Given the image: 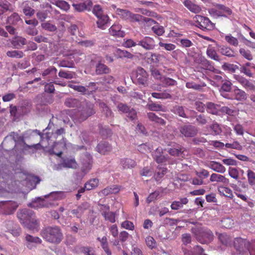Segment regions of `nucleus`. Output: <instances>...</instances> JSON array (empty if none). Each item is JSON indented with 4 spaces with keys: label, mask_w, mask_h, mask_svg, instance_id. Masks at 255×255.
I'll use <instances>...</instances> for the list:
<instances>
[{
    "label": "nucleus",
    "mask_w": 255,
    "mask_h": 255,
    "mask_svg": "<svg viewBox=\"0 0 255 255\" xmlns=\"http://www.w3.org/2000/svg\"><path fill=\"white\" fill-rule=\"evenodd\" d=\"M17 216L24 227L30 230H38L39 224L32 210L27 209L21 210L17 212Z\"/></svg>",
    "instance_id": "1"
},
{
    "label": "nucleus",
    "mask_w": 255,
    "mask_h": 255,
    "mask_svg": "<svg viewBox=\"0 0 255 255\" xmlns=\"http://www.w3.org/2000/svg\"><path fill=\"white\" fill-rule=\"evenodd\" d=\"M41 236L47 242L58 245L63 239V235L60 228L58 226H48L41 232Z\"/></svg>",
    "instance_id": "2"
},
{
    "label": "nucleus",
    "mask_w": 255,
    "mask_h": 255,
    "mask_svg": "<svg viewBox=\"0 0 255 255\" xmlns=\"http://www.w3.org/2000/svg\"><path fill=\"white\" fill-rule=\"evenodd\" d=\"M191 232L196 239L201 244H208L213 241L214 235L209 229L197 225L192 227Z\"/></svg>",
    "instance_id": "3"
},
{
    "label": "nucleus",
    "mask_w": 255,
    "mask_h": 255,
    "mask_svg": "<svg viewBox=\"0 0 255 255\" xmlns=\"http://www.w3.org/2000/svg\"><path fill=\"white\" fill-rule=\"evenodd\" d=\"M234 246L239 254L248 251L251 255H255V240L250 242L246 239L236 238L234 241Z\"/></svg>",
    "instance_id": "4"
},
{
    "label": "nucleus",
    "mask_w": 255,
    "mask_h": 255,
    "mask_svg": "<svg viewBox=\"0 0 255 255\" xmlns=\"http://www.w3.org/2000/svg\"><path fill=\"white\" fill-rule=\"evenodd\" d=\"M116 13L121 18L131 22L143 20L145 22H151V23H155V21L150 18L145 17L140 14L132 13L126 9L118 8L116 10Z\"/></svg>",
    "instance_id": "5"
},
{
    "label": "nucleus",
    "mask_w": 255,
    "mask_h": 255,
    "mask_svg": "<svg viewBox=\"0 0 255 255\" xmlns=\"http://www.w3.org/2000/svg\"><path fill=\"white\" fill-rule=\"evenodd\" d=\"M78 113L76 115V118L80 123L85 121L88 117L95 113L93 106L88 104L86 102H83L81 108L78 109Z\"/></svg>",
    "instance_id": "6"
},
{
    "label": "nucleus",
    "mask_w": 255,
    "mask_h": 255,
    "mask_svg": "<svg viewBox=\"0 0 255 255\" xmlns=\"http://www.w3.org/2000/svg\"><path fill=\"white\" fill-rule=\"evenodd\" d=\"M18 207V204L14 201H0V213L4 215L13 214Z\"/></svg>",
    "instance_id": "7"
},
{
    "label": "nucleus",
    "mask_w": 255,
    "mask_h": 255,
    "mask_svg": "<svg viewBox=\"0 0 255 255\" xmlns=\"http://www.w3.org/2000/svg\"><path fill=\"white\" fill-rule=\"evenodd\" d=\"M194 20L197 23L196 26L203 30H211L214 28L215 24L207 17L196 15Z\"/></svg>",
    "instance_id": "8"
},
{
    "label": "nucleus",
    "mask_w": 255,
    "mask_h": 255,
    "mask_svg": "<svg viewBox=\"0 0 255 255\" xmlns=\"http://www.w3.org/2000/svg\"><path fill=\"white\" fill-rule=\"evenodd\" d=\"M216 8H211L209 10V13L216 17H227L232 14V10L230 8L223 4H216Z\"/></svg>",
    "instance_id": "9"
},
{
    "label": "nucleus",
    "mask_w": 255,
    "mask_h": 255,
    "mask_svg": "<svg viewBox=\"0 0 255 255\" xmlns=\"http://www.w3.org/2000/svg\"><path fill=\"white\" fill-rule=\"evenodd\" d=\"M137 45L146 50H152L154 48L155 44L154 39L149 36H145L137 43Z\"/></svg>",
    "instance_id": "10"
},
{
    "label": "nucleus",
    "mask_w": 255,
    "mask_h": 255,
    "mask_svg": "<svg viewBox=\"0 0 255 255\" xmlns=\"http://www.w3.org/2000/svg\"><path fill=\"white\" fill-rule=\"evenodd\" d=\"M148 74L142 67H138L136 70V79L139 84L145 86L147 82Z\"/></svg>",
    "instance_id": "11"
},
{
    "label": "nucleus",
    "mask_w": 255,
    "mask_h": 255,
    "mask_svg": "<svg viewBox=\"0 0 255 255\" xmlns=\"http://www.w3.org/2000/svg\"><path fill=\"white\" fill-rule=\"evenodd\" d=\"M101 210L102 215L104 217L105 220L109 221L112 223H114L116 222L115 213L110 211L109 206L102 205Z\"/></svg>",
    "instance_id": "12"
},
{
    "label": "nucleus",
    "mask_w": 255,
    "mask_h": 255,
    "mask_svg": "<svg viewBox=\"0 0 255 255\" xmlns=\"http://www.w3.org/2000/svg\"><path fill=\"white\" fill-rule=\"evenodd\" d=\"M72 6L75 11L79 12L85 10L90 11L93 6V2L91 0H86L83 2L73 3Z\"/></svg>",
    "instance_id": "13"
},
{
    "label": "nucleus",
    "mask_w": 255,
    "mask_h": 255,
    "mask_svg": "<svg viewBox=\"0 0 255 255\" xmlns=\"http://www.w3.org/2000/svg\"><path fill=\"white\" fill-rule=\"evenodd\" d=\"M26 241L25 245L27 248L30 250L36 247L38 244H40L42 243V240L37 237H33L30 235H26L25 237Z\"/></svg>",
    "instance_id": "14"
},
{
    "label": "nucleus",
    "mask_w": 255,
    "mask_h": 255,
    "mask_svg": "<svg viewBox=\"0 0 255 255\" xmlns=\"http://www.w3.org/2000/svg\"><path fill=\"white\" fill-rule=\"evenodd\" d=\"M180 131L186 137H193L197 132L196 128L192 126H183L180 128Z\"/></svg>",
    "instance_id": "15"
},
{
    "label": "nucleus",
    "mask_w": 255,
    "mask_h": 255,
    "mask_svg": "<svg viewBox=\"0 0 255 255\" xmlns=\"http://www.w3.org/2000/svg\"><path fill=\"white\" fill-rule=\"evenodd\" d=\"M122 28L121 25L115 23L109 28V33L112 36L123 38L125 36V32L121 30Z\"/></svg>",
    "instance_id": "16"
},
{
    "label": "nucleus",
    "mask_w": 255,
    "mask_h": 255,
    "mask_svg": "<svg viewBox=\"0 0 255 255\" xmlns=\"http://www.w3.org/2000/svg\"><path fill=\"white\" fill-rule=\"evenodd\" d=\"M92 157L91 155L86 154L82 159V171L85 173L88 172L92 166Z\"/></svg>",
    "instance_id": "17"
},
{
    "label": "nucleus",
    "mask_w": 255,
    "mask_h": 255,
    "mask_svg": "<svg viewBox=\"0 0 255 255\" xmlns=\"http://www.w3.org/2000/svg\"><path fill=\"white\" fill-rule=\"evenodd\" d=\"M89 208V204L87 202H84L79 205L76 209H72L71 213L76 217L81 218L84 212Z\"/></svg>",
    "instance_id": "18"
},
{
    "label": "nucleus",
    "mask_w": 255,
    "mask_h": 255,
    "mask_svg": "<svg viewBox=\"0 0 255 255\" xmlns=\"http://www.w3.org/2000/svg\"><path fill=\"white\" fill-rule=\"evenodd\" d=\"M19 177H21L27 182H28L32 186L35 187L36 185L39 183L40 179L36 176L32 175H26L24 173H20L18 174Z\"/></svg>",
    "instance_id": "19"
},
{
    "label": "nucleus",
    "mask_w": 255,
    "mask_h": 255,
    "mask_svg": "<svg viewBox=\"0 0 255 255\" xmlns=\"http://www.w3.org/2000/svg\"><path fill=\"white\" fill-rule=\"evenodd\" d=\"M10 43L14 48L20 49L26 44V39L23 37L16 36L11 39Z\"/></svg>",
    "instance_id": "20"
},
{
    "label": "nucleus",
    "mask_w": 255,
    "mask_h": 255,
    "mask_svg": "<svg viewBox=\"0 0 255 255\" xmlns=\"http://www.w3.org/2000/svg\"><path fill=\"white\" fill-rule=\"evenodd\" d=\"M121 186L117 185H113L108 186L101 191L100 194L104 196H107L111 194H117L120 192Z\"/></svg>",
    "instance_id": "21"
},
{
    "label": "nucleus",
    "mask_w": 255,
    "mask_h": 255,
    "mask_svg": "<svg viewBox=\"0 0 255 255\" xmlns=\"http://www.w3.org/2000/svg\"><path fill=\"white\" fill-rule=\"evenodd\" d=\"M49 203L43 198L38 197L36 198L32 203H30L29 206L35 209H38L43 207H48Z\"/></svg>",
    "instance_id": "22"
},
{
    "label": "nucleus",
    "mask_w": 255,
    "mask_h": 255,
    "mask_svg": "<svg viewBox=\"0 0 255 255\" xmlns=\"http://www.w3.org/2000/svg\"><path fill=\"white\" fill-rule=\"evenodd\" d=\"M183 4L189 10L194 13H198L202 10L200 5L193 3L190 0H185Z\"/></svg>",
    "instance_id": "23"
},
{
    "label": "nucleus",
    "mask_w": 255,
    "mask_h": 255,
    "mask_svg": "<svg viewBox=\"0 0 255 255\" xmlns=\"http://www.w3.org/2000/svg\"><path fill=\"white\" fill-rule=\"evenodd\" d=\"M61 165L66 168L76 169L78 167V164L74 158L65 157L62 159Z\"/></svg>",
    "instance_id": "24"
},
{
    "label": "nucleus",
    "mask_w": 255,
    "mask_h": 255,
    "mask_svg": "<svg viewBox=\"0 0 255 255\" xmlns=\"http://www.w3.org/2000/svg\"><path fill=\"white\" fill-rule=\"evenodd\" d=\"M219 51L221 54L228 57H235L236 52L230 47L226 45H222L220 46Z\"/></svg>",
    "instance_id": "25"
},
{
    "label": "nucleus",
    "mask_w": 255,
    "mask_h": 255,
    "mask_svg": "<svg viewBox=\"0 0 255 255\" xmlns=\"http://www.w3.org/2000/svg\"><path fill=\"white\" fill-rule=\"evenodd\" d=\"M97 150L101 154H106L111 151L112 146L108 142H102L98 144Z\"/></svg>",
    "instance_id": "26"
},
{
    "label": "nucleus",
    "mask_w": 255,
    "mask_h": 255,
    "mask_svg": "<svg viewBox=\"0 0 255 255\" xmlns=\"http://www.w3.org/2000/svg\"><path fill=\"white\" fill-rule=\"evenodd\" d=\"M152 156L153 159L158 163H163L166 161L165 157L162 154V149L161 147H157L153 152Z\"/></svg>",
    "instance_id": "27"
},
{
    "label": "nucleus",
    "mask_w": 255,
    "mask_h": 255,
    "mask_svg": "<svg viewBox=\"0 0 255 255\" xmlns=\"http://www.w3.org/2000/svg\"><path fill=\"white\" fill-rule=\"evenodd\" d=\"M206 54L209 58L215 61L220 62L221 59L219 55L218 54L214 47L209 45L206 50Z\"/></svg>",
    "instance_id": "28"
},
{
    "label": "nucleus",
    "mask_w": 255,
    "mask_h": 255,
    "mask_svg": "<svg viewBox=\"0 0 255 255\" xmlns=\"http://www.w3.org/2000/svg\"><path fill=\"white\" fill-rule=\"evenodd\" d=\"M232 83L228 80L223 81V83L220 89V92L223 97L227 98L228 95L224 93L230 92L232 89Z\"/></svg>",
    "instance_id": "29"
},
{
    "label": "nucleus",
    "mask_w": 255,
    "mask_h": 255,
    "mask_svg": "<svg viewBox=\"0 0 255 255\" xmlns=\"http://www.w3.org/2000/svg\"><path fill=\"white\" fill-rule=\"evenodd\" d=\"M23 7L22 11L23 13L27 16H31L35 13V10L32 8L33 4L29 3L27 1L23 2Z\"/></svg>",
    "instance_id": "30"
},
{
    "label": "nucleus",
    "mask_w": 255,
    "mask_h": 255,
    "mask_svg": "<svg viewBox=\"0 0 255 255\" xmlns=\"http://www.w3.org/2000/svg\"><path fill=\"white\" fill-rule=\"evenodd\" d=\"M208 166L213 170L217 172L224 173L226 171V168L222 164L215 161H210Z\"/></svg>",
    "instance_id": "31"
},
{
    "label": "nucleus",
    "mask_w": 255,
    "mask_h": 255,
    "mask_svg": "<svg viewBox=\"0 0 255 255\" xmlns=\"http://www.w3.org/2000/svg\"><path fill=\"white\" fill-rule=\"evenodd\" d=\"M83 102L74 98H68L66 100L65 105L69 108H77L78 109L81 108Z\"/></svg>",
    "instance_id": "32"
},
{
    "label": "nucleus",
    "mask_w": 255,
    "mask_h": 255,
    "mask_svg": "<svg viewBox=\"0 0 255 255\" xmlns=\"http://www.w3.org/2000/svg\"><path fill=\"white\" fill-rule=\"evenodd\" d=\"M210 180L211 182H222L228 184L229 183V180L224 176L216 173H213L210 176Z\"/></svg>",
    "instance_id": "33"
},
{
    "label": "nucleus",
    "mask_w": 255,
    "mask_h": 255,
    "mask_svg": "<svg viewBox=\"0 0 255 255\" xmlns=\"http://www.w3.org/2000/svg\"><path fill=\"white\" fill-rule=\"evenodd\" d=\"M97 18L98 19L97 21L98 27L102 29H106L109 20L108 16L105 14Z\"/></svg>",
    "instance_id": "34"
},
{
    "label": "nucleus",
    "mask_w": 255,
    "mask_h": 255,
    "mask_svg": "<svg viewBox=\"0 0 255 255\" xmlns=\"http://www.w3.org/2000/svg\"><path fill=\"white\" fill-rule=\"evenodd\" d=\"M121 164L122 165L124 168L128 169L135 167L136 163V162L133 159L125 158L121 159Z\"/></svg>",
    "instance_id": "35"
},
{
    "label": "nucleus",
    "mask_w": 255,
    "mask_h": 255,
    "mask_svg": "<svg viewBox=\"0 0 255 255\" xmlns=\"http://www.w3.org/2000/svg\"><path fill=\"white\" fill-rule=\"evenodd\" d=\"M78 252L84 255H96L94 248L88 246H81L77 247Z\"/></svg>",
    "instance_id": "36"
},
{
    "label": "nucleus",
    "mask_w": 255,
    "mask_h": 255,
    "mask_svg": "<svg viewBox=\"0 0 255 255\" xmlns=\"http://www.w3.org/2000/svg\"><path fill=\"white\" fill-rule=\"evenodd\" d=\"M12 9V5L8 1L5 0H0V15L7 11Z\"/></svg>",
    "instance_id": "37"
},
{
    "label": "nucleus",
    "mask_w": 255,
    "mask_h": 255,
    "mask_svg": "<svg viewBox=\"0 0 255 255\" xmlns=\"http://www.w3.org/2000/svg\"><path fill=\"white\" fill-rule=\"evenodd\" d=\"M110 72V69L106 65L99 62L96 66V73L97 75L108 74Z\"/></svg>",
    "instance_id": "38"
},
{
    "label": "nucleus",
    "mask_w": 255,
    "mask_h": 255,
    "mask_svg": "<svg viewBox=\"0 0 255 255\" xmlns=\"http://www.w3.org/2000/svg\"><path fill=\"white\" fill-rule=\"evenodd\" d=\"M206 107L208 113L213 115H217L218 113L220 106L211 102H208L206 104Z\"/></svg>",
    "instance_id": "39"
},
{
    "label": "nucleus",
    "mask_w": 255,
    "mask_h": 255,
    "mask_svg": "<svg viewBox=\"0 0 255 255\" xmlns=\"http://www.w3.org/2000/svg\"><path fill=\"white\" fill-rule=\"evenodd\" d=\"M57 69L54 66H49L45 69L42 73V76L44 77L49 76V77L55 78L56 77Z\"/></svg>",
    "instance_id": "40"
},
{
    "label": "nucleus",
    "mask_w": 255,
    "mask_h": 255,
    "mask_svg": "<svg viewBox=\"0 0 255 255\" xmlns=\"http://www.w3.org/2000/svg\"><path fill=\"white\" fill-rule=\"evenodd\" d=\"M234 99L237 101H243L247 99V94L245 91L237 88L234 90Z\"/></svg>",
    "instance_id": "41"
},
{
    "label": "nucleus",
    "mask_w": 255,
    "mask_h": 255,
    "mask_svg": "<svg viewBox=\"0 0 255 255\" xmlns=\"http://www.w3.org/2000/svg\"><path fill=\"white\" fill-rule=\"evenodd\" d=\"M147 117L148 119L155 123L159 124L161 125H164L165 124V121L162 118L158 117L154 113L150 112L147 114Z\"/></svg>",
    "instance_id": "42"
},
{
    "label": "nucleus",
    "mask_w": 255,
    "mask_h": 255,
    "mask_svg": "<svg viewBox=\"0 0 255 255\" xmlns=\"http://www.w3.org/2000/svg\"><path fill=\"white\" fill-rule=\"evenodd\" d=\"M52 3L65 11H67L70 8V4L65 0H56Z\"/></svg>",
    "instance_id": "43"
},
{
    "label": "nucleus",
    "mask_w": 255,
    "mask_h": 255,
    "mask_svg": "<svg viewBox=\"0 0 255 255\" xmlns=\"http://www.w3.org/2000/svg\"><path fill=\"white\" fill-rule=\"evenodd\" d=\"M19 21H22L18 13H13L10 16L7 17V22L10 24L16 25Z\"/></svg>",
    "instance_id": "44"
},
{
    "label": "nucleus",
    "mask_w": 255,
    "mask_h": 255,
    "mask_svg": "<svg viewBox=\"0 0 255 255\" xmlns=\"http://www.w3.org/2000/svg\"><path fill=\"white\" fill-rule=\"evenodd\" d=\"M149 23L150 25L155 24L152 27V30L154 33L158 36L162 35L164 33V29L163 26L158 25L155 21V23H151V22H146Z\"/></svg>",
    "instance_id": "45"
},
{
    "label": "nucleus",
    "mask_w": 255,
    "mask_h": 255,
    "mask_svg": "<svg viewBox=\"0 0 255 255\" xmlns=\"http://www.w3.org/2000/svg\"><path fill=\"white\" fill-rule=\"evenodd\" d=\"M226 41L230 45L237 47L239 45L238 39L233 36L231 34L226 35L224 37Z\"/></svg>",
    "instance_id": "46"
},
{
    "label": "nucleus",
    "mask_w": 255,
    "mask_h": 255,
    "mask_svg": "<svg viewBox=\"0 0 255 255\" xmlns=\"http://www.w3.org/2000/svg\"><path fill=\"white\" fill-rule=\"evenodd\" d=\"M98 184L99 180L97 178H94L87 182L85 184V187L87 190H90L97 187Z\"/></svg>",
    "instance_id": "47"
},
{
    "label": "nucleus",
    "mask_w": 255,
    "mask_h": 255,
    "mask_svg": "<svg viewBox=\"0 0 255 255\" xmlns=\"http://www.w3.org/2000/svg\"><path fill=\"white\" fill-rule=\"evenodd\" d=\"M200 64L204 69L211 71H213L214 69V67L212 65V62L205 58H203L201 60Z\"/></svg>",
    "instance_id": "48"
},
{
    "label": "nucleus",
    "mask_w": 255,
    "mask_h": 255,
    "mask_svg": "<svg viewBox=\"0 0 255 255\" xmlns=\"http://www.w3.org/2000/svg\"><path fill=\"white\" fill-rule=\"evenodd\" d=\"M239 52L242 56H243L244 58L249 61L253 60V56L250 50L244 48H241L239 49Z\"/></svg>",
    "instance_id": "49"
},
{
    "label": "nucleus",
    "mask_w": 255,
    "mask_h": 255,
    "mask_svg": "<svg viewBox=\"0 0 255 255\" xmlns=\"http://www.w3.org/2000/svg\"><path fill=\"white\" fill-rule=\"evenodd\" d=\"M6 54L9 57L16 58H21L24 56L23 52L19 50L8 51Z\"/></svg>",
    "instance_id": "50"
},
{
    "label": "nucleus",
    "mask_w": 255,
    "mask_h": 255,
    "mask_svg": "<svg viewBox=\"0 0 255 255\" xmlns=\"http://www.w3.org/2000/svg\"><path fill=\"white\" fill-rule=\"evenodd\" d=\"M160 82L162 83L164 87L173 86L177 85V82L175 80L164 76Z\"/></svg>",
    "instance_id": "51"
},
{
    "label": "nucleus",
    "mask_w": 255,
    "mask_h": 255,
    "mask_svg": "<svg viewBox=\"0 0 255 255\" xmlns=\"http://www.w3.org/2000/svg\"><path fill=\"white\" fill-rule=\"evenodd\" d=\"M218 191L226 197L231 198L233 196L232 191L229 188L220 186L218 188Z\"/></svg>",
    "instance_id": "52"
},
{
    "label": "nucleus",
    "mask_w": 255,
    "mask_h": 255,
    "mask_svg": "<svg viewBox=\"0 0 255 255\" xmlns=\"http://www.w3.org/2000/svg\"><path fill=\"white\" fill-rule=\"evenodd\" d=\"M58 75L61 78H63L67 79H71L74 78L75 73L73 72L64 71L61 70L59 72Z\"/></svg>",
    "instance_id": "53"
},
{
    "label": "nucleus",
    "mask_w": 255,
    "mask_h": 255,
    "mask_svg": "<svg viewBox=\"0 0 255 255\" xmlns=\"http://www.w3.org/2000/svg\"><path fill=\"white\" fill-rule=\"evenodd\" d=\"M117 53L119 55V57L121 58H127L131 59L134 57V55L130 52L125 50H121L119 49L117 50Z\"/></svg>",
    "instance_id": "54"
},
{
    "label": "nucleus",
    "mask_w": 255,
    "mask_h": 255,
    "mask_svg": "<svg viewBox=\"0 0 255 255\" xmlns=\"http://www.w3.org/2000/svg\"><path fill=\"white\" fill-rule=\"evenodd\" d=\"M41 26L44 29L51 32H54L57 30L56 25L49 21L42 23Z\"/></svg>",
    "instance_id": "55"
},
{
    "label": "nucleus",
    "mask_w": 255,
    "mask_h": 255,
    "mask_svg": "<svg viewBox=\"0 0 255 255\" xmlns=\"http://www.w3.org/2000/svg\"><path fill=\"white\" fill-rule=\"evenodd\" d=\"M206 85L205 83H203L202 84H197L194 82H187L186 84V87L189 89H193L197 90H200L202 87L206 86Z\"/></svg>",
    "instance_id": "56"
},
{
    "label": "nucleus",
    "mask_w": 255,
    "mask_h": 255,
    "mask_svg": "<svg viewBox=\"0 0 255 255\" xmlns=\"http://www.w3.org/2000/svg\"><path fill=\"white\" fill-rule=\"evenodd\" d=\"M247 176L249 184L255 187V172L249 169L247 171Z\"/></svg>",
    "instance_id": "57"
},
{
    "label": "nucleus",
    "mask_w": 255,
    "mask_h": 255,
    "mask_svg": "<svg viewBox=\"0 0 255 255\" xmlns=\"http://www.w3.org/2000/svg\"><path fill=\"white\" fill-rule=\"evenodd\" d=\"M222 68L224 70H228L232 73L235 72L236 70L238 69L237 65L228 63H225L222 65Z\"/></svg>",
    "instance_id": "58"
},
{
    "label": "nucleus",
    "mask_w": 255,
    "mask_h": 255,
    "mask_svg": "<svg viewBox=\"0 0 255 255\" xmlns=\"http://www.w3.org/2000/svg\"><path fill=\"white\" fill-rule=\"evenodd\" d=\"M147 107L148 109L151 111H163L162 106L155 103L148 104Z\"/></svg>",
    "instance_id": "59"
},
{
    "label": "nucleus",
    "mask_w": 255,
    "mask_h": 255,
    "mask_svg": "<svg viewBox=\"0 0 255 255\" xmlns=\"http://www.w3.org/2000/svg\"><path fill=\"white\" fill-rule=\"evenodd\" d=\"M218 238L222 244L226 246L230 242V237L225 233L220 234Z\"/></svg>",
    "instance_id": "60"
},
{
    "label": "nucleus",
    "mask_w": 255,
    "mask_h": 255,
    "mask_svg": "<svg viewBox=\"0 0 255 255\" xmlns=\"http://www.w3.org/2000/svg\"><path fill=\"white\" fill-rule=\"evenodd\" d=\"M167 169L165 168H162L158 169L154 174V178L157 181H159L166 173Z\"/></svg>",
    "instance_id": "61"
},
{
    "label": "nucleus",
    "mask_w": 255,
    "mask_h": 255,
    "mask_svg": "<svg viewBox=\"0 0 255 255\" xmlns=\"http://www.w3.org/2000/svg\"><path fill=\"white\" fill-rule=\"evenodd\" d=\"M210 128L212 130L213 134L214 135H219L222 131V128L220 127L219 125L217 123H213L210 126Z\"/></svg>",
    "instance_id": "62"
},
{
    "label": "nucleus",
    "mask_w": 255,
    "mask_h": 255,
    "mask_svg": "<svg viewBox=\"0 0 255 255\" xmlns=\"http://www.w3.org/2000/svg\"><path fill=\"white\" fill-rule=\"evenodd\" d=\"M121 227L127 230L133 231L134 230V225L133 223L129 221L126 220L121 224Z\"/></svg>",
    "instance_id": "63"
},
{
    "label": "nucleus",
    "mask_w": 255,
    "mask_h": 255,
    "mask_svg": "<svg viewBox=\"0 0 255 255\" xmlns=\"http://www.w3.org/2000/svg\"><path fill=\"white\" fill-rule=\"evenodd\" d=\"M93 13L97 17L105 15L103 13V9L100 5H95L93 9Z\"/></svg>",
    "instance_id": "64"
}]
</instances>
